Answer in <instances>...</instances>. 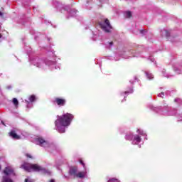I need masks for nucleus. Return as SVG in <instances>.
<instances>
[{"label":"nucleus","mask_w":182,"mask_h":182,"mask_svg":"<svg viewBox=\"0 0 182 182\" xmlns=\"http://www.w3.org/2000/svg\"><path fill=\"white\" fill-rule=\"evenodd\" d=\"M73 120V115L70 113H65L61 116H58L55 122V129L58 133H65L66 128L70 126Z\"/></svg>","instance_id":"nucleus-1"},{"label":"nucleus","mask_w":182,"mask_h":182,"mask_svg":"<svg viewBox=\"0 0 182 182\" xmlns=\"http://www.w3.org/2000/svg\"><path fill=\"white\" fill-rule=\"evenodd\" d=\"M21 168L28 173H31V171H43V173H45V174H47L48 176L50 175L52 173L50 171H48L38 164H32L29 163H24L22 164Z\"/></svg>","instance_id":"nucleus-2"},{"label":"nucleus","mask_w":182,"mask_h":182,"mask_svg":"<svg viewBox=\"0 0 182 182\" xmlns=\"http://www.w3.org/2000/svg\"><path fill=\"white\" fill-rule=\"evenodd\" d=\"M136 133H138V134L133 135L132 134H127L125 136V139L132 140V144L134 146L141 143V136H146V132L140 129L136 130Z\"/></svg>","instance_id":"nucleus-3"},{"label":"nucleus","mask_w":182,"mask_h":182,"mask_svg":"<svg viewBox=\"0 0 182 182\" xmlns=\"http://www.w3.org/2000/svg\"><path fill=\"white\" fill-rule=\"evenodd\" d=\"M3 174L2 182H14V181L11 179V177L15 176V171L12 166H6L3 171Z\"/></svg>","instance_id":"nucleus-4"},{"label":"nucleus","mask_w":182,"mask_h":182,"mask_svg":"<svg viewBox=\"0 0 182 182\" xmlns=\"http://www.w3.org/2000/svg\"><path fill=\"white\" fill-rule=\"evenodd\" d=\"M31 63L36 66V68H38V69H46L45 66H52V65H55V63L53 61L48 60L46 62L42 60L41 59H35L31 61Z\"/></svg>","instance_id":"nucleus-5"},{"label":"nucleus","mask_w":182,"mask_h":182,"mask_svg":"<svg viewBox=\"0 0 182 182\" xmlns=\"http://www.w3.org/2000/svg\"><path fill=\"white\" fill-rule=\"evenodd\" d=\"M80 164H82V166H83L84 168H85V171L82 172H79L77 173V168H71L70 169V174L71 176H74V177H78L79 178H83L85 177H86L87 176V172H86V166H85V163H83V161H80Z\"/></svg>","instance_id":"nucleus-6"},{"label":"nucleus","mask_w":182,"mask_h":182,"mask_svg":"<svg viewBox=\"0 0 182 182\" xmlns=\"http://www.w3.org/2000/svg\"><path fill=\"white\" fill-rule=\"evenodd\" d=\"M34 143L38 146H41V147H44V149H50V147H53V146L52 144H49L48 141L43 139V138L41 136L36 137L34 139Z\"/></svg>","instance_id":"nucleus-7"},{"label":"nucleus","mask_w":182,"mask_h":182,"mask_svg":"<svg viewBox=\"0 0 182 182\" xmlns=\"http://www.w3.org/2000/svg\"><path fill=\"white\" fill-rule=\"evenodd\" d=\"M100 26L105 31V32H110V31H112V26H110V22H109V20L107 19L101 22Z\"/></svg>","instance_id":"nucleus-8"},{"label":"nucleus","mask_w":182,"mask_h":182,"mask_svg":"<svg viewBox=\"0 0 182 182\" xmlns=\"http://www.w3.org/2000/svg\"><path fill=\"white\" fill-rule=\"evenodd\" d=\"M55 102L58 106H65L66 105V100L63 98H55Z\"/></svg>","instance_id":"nucleus-9"},{"label":"nucleus","mask_w":182,"mask_h":182,"mask_svg":"<svg viewBox=\"0 0 182 182\" xmlns=\"http://www.w3.org/2000/svg\"><path fill=\"white\" fill-rule=\"evenodd\" d=\"M9 136L10 137H11V139H14V140H20L21 136L16 134V132L15 131H11V132H9Z\"/></svg>","instance_id":"nucleus-10"},{"label":"nucleus","mask_w":182,"mask_h":182,"mask_svg":"<svg viewBox=\"0 0 182 182\" xmlns=\"http://www.w3.org/2000/svg\"><path fill=\"white\" fill-rule=\"evenodd\" d=\"M162 74H163V76H164L165 77H171V76H174V74L168 72L166 73L165 69L162 70Z\"/></svg>","instance_id":"nucleus-11"},{"label":"nucleus","mask_w":182,"mask_h":182,"mask_svg":"<svg viewBox=\"0 0 182 182\" xmlns=\"http://www.w3.org/2000/svg\"><path fill=\"white\" fill-rule=\"evenodd\" d=\"M12 103L16 109H18L19 106V101H18V99L14 98L12 100Z\"/></svg>","instance_id":"nucleus-12"},{"label":"nucleus","mask_w":182,"mask_h":182,"mask_svg":"<svg viewBox=\"0 0 182 182\" xmlns=\"http://www.w3.org/2000/svg\"><path fill=\"white\" fill-rule=\"evenodd\" d=\"M173 71H174L175 73H176L177 75H180V73H181V67H180V68L174 67V68H173Z\"/></svg>","instance_id":"nucleus-13"},{"label":"nucleus","mask_w":182,"mask_h":182,"mask_svg":"<svg viewBox=\"0 0 182 182\" xmlns=\"http://www.w3.org/2000/svg\"><path fill=\"white\" fill-rule=\"evenodd\" d=\"M36 96L34 95H32L28 97V100L31 102V103H33V102H36Z\"/></svg>","instance_id":"nucleus-14"},{"label":"nucleus","mask_w":182,"mask_h":182,"mask_svg":"<svg viewBox=\"0 0 182 182\" xmlns=\"http://www.w3.org/2000/svg\"><path fill=\"white\" fill-rule=\"evenodd\" d=\"M161 36L168 37V36H170V33H168L167 30H162Z\"/></svg>","instance_id":"nucleus-15"},{"label":"nucleus","mask_w":182,"mask_h":182,"mask_svg":"<svg viewBox=\"0 0 182 182\" xmlns=\"http://www.w3.org/2000/svg\"><path fill=\"white\" fill-rule=\"evenodd\" d=\"M146 75L147 79H149V80H151V79L154 77L151 73H146Z\"/></svg>","instance_id":"nucleus-16"},{"label":"nucleus","mask_w":182,"mask_h":182,"mask_svg":"<svg viewBox=\"0 0 182 182\" xmlns=\"http://www.w3.org/2000/svg\"><path fill=\"white\" fill-rule=\"evenodd\" d=\"M125 18H132V12L130 11L125 12Z\"/></svg>","instance_id":"nucleus-17"},{"label":"nucleus","mask_w":182,"mask_h":182,"mask_svg":"<svg viewBox=\"0 0 182 182\" xmlns=\"http://www.w3.org/2000/svg\"><path fill=\"white\" fill-rule=\"evenodd\" d=\"M107 182H120V181L117 178H113L109 179Z\"/></svg>","instance_id":"nucleus-18"},{"label":"nucleus","mask_w":182,"mask_h":182,"mask_svg":"<svg viewBox=\"0 0 182 182\" xmlns=\"http://www.w3.org/2000/svg\"><path fill=\"white\" fill-rule=\"evenodd\" d=\"M26 156L27 159H33V156H32L31 154H26Z\"/></svg>","instance_id":"nucleus-19"},{"label":"nucleus","mask_w":182,"mask_h":182,"mask_svg":"<svg viewBox=\"0 0 182 182\" xmlns=\"http://www.w3.org/2000/svg\"><path fill=\"white\" fill-rule=\"evenodd\" d=\"M133 92V90H131L130 92H123L122 94V96H124V95L127 94V93H132Z\"/></svg>","instance_id":"nucleus-20"},{"label":"nucleus","mask_w":182,"mask_h":182,"mask_svg":"<svg viewBox=\"0 0 182 182\" xmlns=\"http://www.w3.org/2000/svg\"><path fill=\"white\" fill-rule=\"evenodd\" d=\"M159 97H164V92H161L159 95Z\"/></svg>","instance_id":"nucleus-21"},{"label":"nucleus","mask_w":182,"mask_h":182,"mask_svg":"<svg viewBox=\"0 0 182 182\" xmlns=\"http://www.w3.org/2000/svg\"><path fill=\"white\" fill-rule=\"evenodd\" d=\"M150 60L152 62H155L156 60L154 58H150Z\"/></svg>","instance_id":"nucleus-22"},{"label":"nucleus","mask_w":182,"mask_h":182,"mask_svg":"<svg viewBox=\"0 0 182 182\" xmlns=\"http://www.w3.org/2000/svg\"><path fill=\"white\" fill-rule=\"evenodd\" d=\"M0 16H4V14L0 11Z\"/></svg>","instance_id":"nucleus-23"},{"label":"nucleus","mask_w":182,"mask_h":182,"mask_svg":"<svg viewBox=\"0 0 182 182\" xmlns=\"http://www.w3.org/2000/svg\"><path fill=\"white\" fill-rule=\"evenodd\" d=\"M55 69H60V67H59V66H55Z\"/></svg>","instance_id":"nucleus-24"},{"label":"nucleus","mask_w":182,"mask_h":182,"mask_svg":"<svg viewBox=\"0 0 182 182\" xmlns=\"http://www.w3.org/2000/svg\"><path fill=\"white\" fill-rule=\"evenodd\" d=\"M112 45H113V43H112V42H110V43H109V46H112Z\"/></svg>","instance_id":"nucleus-25"},{"label":"nucleus","mask_w":182,"mask_h":182,"mask_svg":"<svg viewBox=\"0 0 182 182\" xmlns=\"http://www.w3.org/2000/svg\"><path fill=\"white\" fill-rule=\"evenodd\" d=\"M178 100H179L178 98L175 99V102H177Z\"/></svg>","instance_id":"nucleus-26"},{"label":"nucleus","mask_w":182,"mask_h":182,"mask_svg":"<svg viewBox=\"0 0 182 182\" xmlns=\"http://www.w3.org/2000/svg\"><path fill=\"white\" fill-rule=\"evenodd\" d=\"M50 182H55L53 179L50 180Z\"/></svg>","instance_id":"nucleus-27"},{"label":"nucleus","mask_w":182,"mask_h":182,"mask_svg":"<svg viewBox=\"0 0 182 182\" xmlns=\"http://www.w3.org/2000/svg\"><path fill=\"white\" fill-rule=\"evenodd\" d=\"M11 87H9H9H7V89H11Z\"/></svg>","instance_id":"nucleus-28"},{"label":"nucleus","mask_w":182,"mask_h":182,"mask_svg":"<svg viewBox=\"0 0 182 182\" xmlns=\"http://www.w3.org/2000/svg\"><path fill=\"white\" fill-rule=\"evenodd\" d=\"M27 107H29V102H28V105H27Z\"/></svg>","instance_id":"nucleus-29"},{"label":"nucleus","mask_w":182,"mask_h":182,"mask_svg":"<svg viewBox=\"0 0 182 182\" xmlns=\"http://www.w3.org/2000/svg\"><path fill=\"white\" fill-rule=\"evenodd\" d=\"M2 38V35L0 34V38Z\"/></svg>","instance_id":"nucleus-30"},{"label":"nucleus","mask_w":182,"mask_h":182,"mask_svg":"<svg viewBox=\"0 0 182 182\" xmlns=\"http://www.w3.org/2000/svg\"><path fill=\"white\" fill-rule=\"evenodd\" d=\"M1 168H2V167H1V165H0V170H1Z\"/></svg>","instance_id":"nucleus-31"},{"label":"nucleus","mask_w":182,"mask_h":182,"mask_svg":"<svg viewBox=\"0 0 182 182\" xmlns=\"http://www.w3.org/2000/svg\"><path fill=\"white\" fill-rule=\"evenodd\" d=\"M2 124H4V122L1 121Z\"/></svg>","instance_id":"nucleus-32"}]
</instances>
